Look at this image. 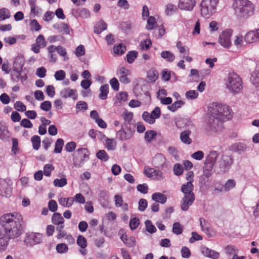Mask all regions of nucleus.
I'll list each match as a JSON object with an SVG mask.
<instances>
[{
	"label": "nucleus",
	"mask_w": 259,
	"mask_h": 259,
	"mask_svg": "<svg viewBox=\"0 0 259 259\" xmlns=\"http://www.w3.org/2000/svg\"><path fill=\"white\" fill-rule=\"evenodd\" d=\"M218 2L219 0H202L200 4L201 16L208 18L215 12Z\"/></svg>",
	"instance_id": "nucleus-7"
},
{
	"label": "nucleus",
	"mask_w": 259,
	"mask_h": 259,
	"mask_svg": "<svg viewBox=\"0 0 259 259\" xmlns=\"http://www.w3.org/2000/svg\"><path fill=\"white\" fill-rule=\"evenodd\" d=\"M23 218L18 213H6L0 218V223L4 232L10 239L19 237L22 233Z\"/></svg>",
	"instance_id": "nucleus-2"
},
{
	"label": "nucleus",
	"mask_w": 259,
	"mask_h": 259,
	"mask_svg": "<svg viewBox=\"0 0 259 259\" xmlns=\"http://www.w3.org/2000/svg\"><path fill=\"white\" fill-rule=\"evenodd\" d=\"M96 156L103 161H107L109 158L107 152L104 150L99 151L96 153Z\"/></svg>",
	"instance_id": "nucleus-41"
},
{
	"label": "nucleus",
	"mask_w": 259,
	"mask_h": 259,
	"mask_svg": "<svg viewBox=\"0 0 259 259\" xmlns=\"http://www.w3.org/2000/svg\"><path fill=\"white\" fill-rule=\"evenodd\" d=\"M196 3V0H179L178 6L181 10L192 11Z\"/></svg>",
	"instance_id": "nucleus-11"
},
{
	"label": "nucleus",
	"mask_w": 259,
	"mask_h": 259,
	"mask_svg": "<svg viewBox=\"0 0 259 259\" xmlns=\"http://www.w3.org/2000/svg\"><path fill=\"white\" fill-rule=\"evenodd\" d=\"M161 57L169 62H173L175 59V55L168 51H162L161 53Z\"/></svg>",
	"instance_id": "nucleus-28"
},
{
	"label": "nucleus",
	"mask_w": 259,
	"mask_h": 259,
	"mask_svg": "<svg viewBox=\"0 0 259 259\" xmlns=\"http://www.w3.org/2000/svg\"><path fill=\"white\" fill-rule=\"evenodd\" d=\"M77 244L80 248H85L87 246V240L84 237L79 235L77 239Z\"/></svg>",
	"instance_id": "nucleus-45"
},
{
	"label": "nucleus",
	"mask_w": 259,
	"mask_h": 259,
	"mask_svg": "<svg viewBox=\"0 0 259 259\" xmlns=\"http://www.w3.org/2000/svg\"><path fill=\"white\" fill-rule=\"evenodd\" d=\"M20 69L14 67L11 73V80L14 82H17L19 80L20 75Z\"/></svg>",
	"instance_id": "nucleus-33"
},
{
	"label": "nucleus",
	"mask_w": 259,
	"mask_h": 259,
	"mask_svg": "<svg viewBox=\"0 0 259 259\" xmlns=\"http://www.w3.org/2000/svg\"><path fill=\"white\" fill-rule=\"evenodd\" d=\"M56 250L59 253H65L68 251V248L65 243H59L56 246Z\"/></svg>",
	"instance_id": "nucleus-50"
},
{
	"label": "nucleus",
	"mask_w": 259,
	"mask_h": 259,
	"mask_svg": "<svg viewBox=\"0 0 259 259\" xmlns=\"http://www.w3.org/2000/svg\"><path fill=\"white\" fill-rule=\"evenodd\" d=\"M14 108L18 111L23 112L26 110L25 105L21 101H17L14 104Z\"/></svg>",
	"instance_id": "nucleus-61"
},
{
	"label": "nucleus",
	"mask_w": 259,
	"mask_h": 259,
	"mask_svg": "<svg viewBox=\"0 0 259 259\" xmlns=\"http://www.w3.org/2000/svg\"><path fill=\"white\" fill-rule=\"evenodd\" d=\"M76 92V91L75 90L65 88L60 92V96L65 99L70 97L75 100L77 98V95Z\"/></svg>",
	"instance_id": "nucleus-17"
},
{
	"label": "nucleus",
	"mask_w": 259,
	"mask_h": 259,
	"mask_svg": "<svg viewBox=\"0 0 259 259\" xmlns=\"http://www.w3.org/2000/svg\"><path fill=\"white\" fill-rule=\"evenodd\" d=\"M201 251L204 256L212 259H218L220 256V253L218 252L210 249L205 246L201 247Z\"/></svg>",
	"instance_id": "nucleus-16"
},
{
	"label": "nucleus",
	"mask_w": 259,
	"mask_h": 259,
	"mask_svg": "<svg viewBox=\"0 0 259 259\" xmlns=\"http://www.w3.org/2000/svg\"><path fill=\"white\" fill-rule=\"evenodd\" d=\"M42 237V234L32 232L26 234L24 242L27 246H32L41 243Z\"/></svg>",
	"instance_id": "nucleus-9"
},
{
	"label": "nucleus",
	"mask_w": 259,
	"mask_h": 259,
	"mask_svg": "<svg viewBox=\"0 0 259 259\" xmlns=\"http://www.w3.org/2000/svg\"><path fill=\"white\" fill-rule=\"evenodd\" d=\"M137 190L142 194H147L148 193V185L144 183L143 184H139L137 186Z\"/></svg>",
	"instance_id": "nucleus-63"
},
{
	"label": "nucleus",
	"mask_w": 259,
	"mask_h": 259,
	"mask_svg": "<svg viewBox=\"0 0 259 259\" xmlns=\"http://www.w3.org/2000/svg\"><path fill=\"white\" fill-rule=\"evenodd\" d=\"M175 123L178 128L190 129L192 127V121L186 118H177Z\"/></svg>",
	"instance_id": "nucleus-15"
},
{
	"label": "nucleus",
	"mask_w": 259,
	"mask_h": 259,
	"mask_svg": "<svg viewBox=\"0 0 259 259\" xmlns=\"http://www.w3.org/2000/svg\"><path fill=\"white\" fill-rule=\"evenodd\" d=\"M135 131H117L116 137L121 140H126L130 139Z\"/></svg>",
	"instance_id": "nucleus-18"
},
{
	"label": "nucleus",
	"mask_w": 259,
	"mask_h": 259,
	"mask_svg": "<svg viewBox=\"0 0 259 259\" xmlns=\"http://www.w3.org/2000/svg\"><path fill=\"white\" fill-rule=\"evenodd\" d=\"M107 25L106 22L101 20L97 22L94 26V32L96 34H100L107 29Z\"/></svg>",
	"instance_id": "nucleus-19"
},
{
	"label": "nucleus",
	"mask_w": 259,
	"mask_h": 259,
	"mask_svg": "<svg viewBox=\"0 0 259 259\" xmlns=\"http://www.w3.org/2000/svg\"><path fill=\"white\" fill-rule=\"evenodd\" d=\"M246 149V146L244 144L238 143L233 144L231 146V150L234 152L241 153L244 152Z\"/></svg>",
	"instance_id": "nucleus-27"
},
{
	"label": "nucleus",
	"mask_w": 259,
	"mask_h": 259,
	"mask_svg": "<svg viewBox=\"0 0 259 259\" xmlns=\"http://www.w3.org/2000/svg\"><path fill=\"white\" fill-rule=\"evenodd\" d=\"M155 23V18L153 16L149 17L147 20V25L146 26V29L147 30L153 29Z\"/></svg>",
	"instance_id": "nucleus-54"
},
{
	"label": "nucleus",
	"mask_w": 259,
	"mask_h": 259,
	"mask_svg": "<svg viewBox=\"0 0 259 259\" xmlns=\"http://www.w3.org/2000/svg\"><path fill=\"white\" fill-rule=\"evenodd\" d=\"M12 140L13 145L12 147V152L14 155H16L19 150L18 147V141L16 138H13Z\"/></svg>",
	"instance_id": "nucleus-60"
},
{
	"label": "nucleus",
	"mask_w": 259,
	"mask_h": 259,
	"mask_svg": "<svg viewBox=\"0 0 259 259\" xmlns=\"http://www.w3.org/2000/svg\"><path fill=\"white\" fill-rule=\"evenodd\" d=\"M244 40V39L242 35L238 34L235 36L234 44L237 48H240L243 46Z\"/></svg>",
	"instance_id": "nucleus-46"
},
{
	"label": "nucleus",
	"mask_w": 259,
	"mask_h": 259,
	"mask_svg": "<svg viewBox=\"0 0 259 259\" xmlns=\"http://www.w3.org/2000/svg\"><path fill=\"white\" fill-rule=\"evenodd\" d=\"M90 151L87 149L81 148L77 149L73 154V163L75 167H82L90 158Z\"/></svg>",
	"instance_id": "nucleus-6"
},
{
	"label": "nucleus",
	"mask_w": 259,
	"mask_h": 259,
	"mask_svg": "<svg viewBox=\"0 0 259 259\" xmlns=\"http://www.w3.org/2000/svg\"><path fill=\"white\" fill-rule=\"evenodd\" d=\"M142 118L146 122L150 124H153L155 121V118L152 116V115L147 111H144L143 112Z\"/></svg>",
	"instance_id": "nucleus-37"
},
{
	"label": "nucleus",
	"mask_w": 259,
	"mask_h": 259,
	"mask_svg": "<svg viewBox=\"0 0 259 259\" xmlns=\"http://www.w3.org/2000/svg\"><path fill=\"white\" fill-rule=\"evenodd\" d=\"M121 239L124 243V244L128 247H133L136 245V241L133 237H130V241L128 242V238L126 235H123L121 237Z\"/></svg>",
	"instance_id": "nucleus-34"
},
{
	"label": "nucleus",
	"mask_w": 259,
	"mask_h": 259,
	"mask_svg": "<svg viewBox=\"0 0 259 259\" xmlns=\"http://www.w3.org/2000/svg\"><path fill=\"white\" fill-rule=\"evenodd\" d=\"M30 26V29L32 31L34 30L38 31L41 28V26L35 19H33L31 21Z\"/></svg>",
	"instance_id": "nucleus-51"
},
{
	"label": "nucleus",
	"mask_w": 259,
	"mask_h": 259,
	"mask_svg": "<svg viewBox=\"0 0 259 259\" xmlns=\"http://www.w3.org/2000/svg\"><path fill=\"white\" fill-rule=\"evenodd\" d=\"M10 239H11L4 231L0 229V251H4L7 249Z\"/></svg>",
	"instance_id": "nucleus-13"
},
{
	"label": "nucleus",
	"mask_w": 259,
	"mask_h": 259,
	"mask_svg": "<svg viewBox=\"0 0 259 259\" xmlns=\"http://www.w3.org/2000/svg\"><path fill=\"white\" fill-rule=\"evenodd\" d=\"M138 57V52L136 51H131L128 52L126 55L127 61L128 63H132L135 59Z\"/></svg>",
	"instance_id": "nucleus-38"
},
{
	"label": "nucleus",
	"mask_w": 259,
	"mask_h": 259,
	"mask_svg": "<svg viewBox=\"0 0 259 259\" xmlns=\"http://www.w3.org/2000/svg\"><path fill=\"white\" fill-rule=\"evenodd\" d=\"M40 108L45 111H49L52 108V103L49 101H44L40 104Z\"/></svg>",
	"instance_id": "nucleus-52"
},
{
	"label": "nucleus",
	"mask_w": 259,
	"mask_h": 259,
	"mask_svg": "<svg viewBox=\"0 0 259 259\" xmlns=\"http://www.w3.org/2000/svg\"><path fill=\"white\" fill-rule=\"evenodd\" d=\"M209 123L213 128H219L224 122L232 117V112L229 106L221 103L213 102L208 107Z\"/></svg>",
	"instance_id": "nucleus-1"
},
{
	"label": "nucleus",
	"mask_w": 259,
	"mask_h": 259,
	"mask_svg": "<svg viewBox=\"0 0 259 259\" xmlns=\"http://www.w3.org/2000/svg\"><path fill=\"white\" fill-rule=\"evenodd\" d=\"M100 93L99 98L103 100H106L109 93V85L107 84H103L100 88Z\"/></svg>",
	"instance_id": "nucleus-23"
},
{
	"label": "nucleus",
	"mask_w": 259,
	"mask_h": 259,
	"mask_svg": "<svg viewBox=\"0 0 259 259\" xmlns=\"http://www.w3.org/2000/svg\"><path fill=\"white\" fill-rule=\"evenodd\" d=\"M174 174L177 176H180L183 172V167L180 163H176L174 166Z\"/></svg>",
	"instance_id": "nucleus-59"
},
{
	"label": "nucleus",
	"mask_w": 259,
	"mask_h": 259,
	"mask_svg": "<svg viewBox=\"0 0 259 259\" xmlns=\"http://www.w3.org/2000/svg\"><path fill=\"white\" fill-rule=\"evenodd\" d=\"M191 131H184L180 134L181 141L186 144L189 145L192 143V140L189 137Z\"/></svg>",
	"instance_id": "nucleus-22"
},
{
	"label": "nucleus",
	"mask_w": 259,
	"mask_h": 259,
	"mask_svg": "<svg viewBox=\"0 0 259 259\" xmlns=\"http://www.w3.org/2000/svg\"><path fill=\"white\" fill-rule=\"evenodd\" d=\"M155 131H146L145 133V139L148 142H150L156 136Z\"/></svg>",
	"instance_id": "nucleus-44"
},
{
	"label": "nucleus",
	"mask_w": 259,
	"mask_h": 259,
	"mask_svg": "<svg viewBox=\"0 0 259 259\" xmlns=\"http://www.w3.org/2000/svg\"><path fill=\"white\" fill-rule=\"evenodd\" d=\"M226 86L231 93L238 94L243 88L242 79L236 73H230L228 75Z\"/></svg>",
	"instance_id": "nucleus-5"
},
{
	"label": "nucleus",
	"mask_w": 259,
	"mask_h": 259,
	"mask_svg": "<svg viewBox=\"0 0 259 259\" xmlns=\"http://www.w3.org/2000/svg\"><path fill=\"white\" fill-rule=\"evenodd\" d=\"M67 179L65 178H62L60 179H56L54 181V185L56 187H62L67 184Z\"/></svg>",
	"instance_id": "nucleus-48"
},
{
	"label": "nucleus",
	"mask_w": 259,
	"mask_h": 259,
	"mask_svg": "<svg viewBox=\"0 0 259 259\" xmlns=\"http://www.w3.org/2000/svg\"><path fill=\"white\" fill-rule=\"evenodd\" d=\"M76 144L74 142H70L66 144L65 147V150L69 152H73L76 148Z\"/></svg>",
	"instance_id": "nucleus-62"
},
{
	"label": "nucleus",
	"mask_w": 259,
	"mask_h": 259,
	"mask_svg": "<svg viewBox=\"0 0 259 259\" xmlns=\"http://www.w3.org/2000/svg\"><path fill=\"white\" fill-rule=\"evenodd\" d=\"M233 163V159L230 156L223 155L219 161V172L224 174L227 172Z\"/></svg>",
	"instance_id": "nucleus-8"
},
{
	"label": "nucleus",
	"mask_w": 259,
	"mask_h": 259,
	"mask_svg": "<svg viewBox=\"0 0 259 259\" xmlns=\"http://www.w3.org/2000/svg\"><path fill=\"white\" fill-rule=\"evenodd\" d=\"M11 17L10 11L5 8L0 9V21H4Z\"/></svg>",
	"instance_id": "nucleus-31"
},
{
	"label": "nucleus",
	"mask_w": 259,
	"mask_h": 259,
	"mask_svg": "<svg viewBox=\"0 0 259 259\" xmlns=\"http://www.w3.org/2000/svg\"><path fill=\"white\" fill-rule=\"evenodd\" d=\"M47 50L50 57V61L55 63L57 61L56 55L55 53L57 51L56 46L54 45L49 46L47 48Z\"/></svg>",
	"instance_id": "nucleus-24"
},
{
	"label": "nucleus",
	"mask_w": 259,
	"mask_h": 259,
	"mask_svg": "<svg viewBox=\"0 0 259 259\" xmlns=\"http://www.w3.org/2000/svg\"><path fill=\"white\" fill-rule=\"evenodd\" d=\"M193 177V172L192 171H188L186 176V179L188 182L181 187V190L184 194V197L181 201V207L183 211H187L192 205L195 200V195L193 192L194 189V186L192 184Z\"/></svg>",
	"instance_id": "nucleus-3"
},
{
	"label": "nucleus",
	"mask_w": 259,
	"mask_h": 259,
	"mask_svg": "<svg viewBox=\"0 0 259 259\" xmlns=\"http://www.w3.org/2000/svg\"><path fill=\"white\" fill-rule=\"evenodd\" d=\"M214 165L207 162L204 163L203 167V174L206 177H209L211 174V171Z\"/></svg>",
	"instance_id": "nucleus-36"
},
{
	"label": "nucleus",
	"mask_w": 259,
	"mask_h": 259,
	"mask_svg": "<svg viewBox=\"0 0 259 259\" xmlns=\"http://www.w3.org/2000/svg\"><path fill=\"white\" fill-rule=\"evenodd\" d=\"M152 199L156 202L164 204L166 202L167 198L164 194L161 193L156 192L152 194Z\"/></svg>",
	"instance_id": "nucleus-21"
},
{
	"label": "nucleus",
	"mask_w": 259,
	"mask_h": 259,
	"mask_svg": "<svg viewBox=\"0 0 259 259\" xmlns=\"http://www.w3.org/2000/svg\"><path fill=\"white\" fill-rule=\"evenodd\" d=\"M0 194L5 197H9L12 195V188L4 180L0 181Z\"/></svg>",
	"instance_id": "nucleus-12"
},
{
	"label": "nucleus",
	"mask_w": 259,
	"mask_h": 259,
	"mask_svg": "<svg viewBox=\"0 0 259 259\" xmlns=\"http://www.w3.org/2000/svg\"><path fill=\"white\" fill-rule=\"evenodd\" d=\"M48 208L51 211L56 212L58 209V204L56 201L54 200H50L48 203Z\"/></svg>",
	"instance_id": "nucleus-58"
},
{
	"label": "nucleus",
	"mask_w": 259,
	"mask_h": 259,
	"mask_svg": "<svg viewBox=\"0 0 259 259\" xmlns=\"http://www.w3.org/2000/svg\"><path fill=\"white\" fill-rule=\"evenodd\" d=\"M140 224V220L137 218L132 219L130 222V227L132 230H135Z\"/></svg>",
	"instance_id": "nucleus-53"
},
{
	"label": "nucleus",
	"mask_w": 259,
	"mask_h": 259,
	"mask_svg": "<svg viewBox=\"0 0 259 259\" xmlns=\"http://www.w3.org/2000/svg\"><path fill=\"white\" fill-rule=\"evenodd\" d=\"M31 142L33 144V147L35 150H38L40 147V140L38 136H34L31 138Z\"/></svg>",
	"instance_id": "nucleus-49"
},
{
	"label": "nucleus",
	"mask_w": 259,
	"mask_h": 259,
	"mask_svg": "<svg viewBox=\"0 0 259 259\" xmlns=\"http://www.w3.org/2000/svg\"><path fill=\"white\" fill-rule=\"evenodd\" d=\"M54 167L52 164H47L44 167V173L46 176H50Z\"/></svg>",
	"instance_id": "nucleus-64"
},
{
	"label": "nucleus",
	"mask_w": 259,
	"mask_h": 259,
	"mask_svg": "<svg viewBox=\"0 0 259 259\" xmlns=\"http://www.w3.org/2000/svg\"><path fill=\"white\" fill-rule=\"evenodd\" d=\"M217 157L218 153L217 152L214 151H211L207 156L205 162L214 165L215 163Z\"/></svg>",
	"instance_id": "nucleus-26"
},
{
	"label": "nucleus",
	"mask_w": 259,
	"mask_h": 259,
	"mask_svg": "<svg viewBox=\"0 0 259 259\" xmlns=\"http://www.w3.org/2000/svg\"><path fill=\"white\" fill-rule=\"evenodd\" d=\"M114 52L118 55H122L126 51V47L122 44H120L113 48Z\"/></svg>",
	"instance_id": "nucleus-42"
},
{
	"label": "nucleus",
	"mask_w": 259,
	"mask_h": 259,
	"mask_svg": "<svg viewBox=\"0 0 259 259\" xmlns=\"http://www.w3.org/2000/svg\"><path fill=\"white\" fill-rule=\"evenodd\" d=\"M185 103L182 100H179L175 102L171 105L167 106V109L172 112H175L177 109L181 108Z\"/></svg>",
	"instance_id": "nucleus-32"
},
{
	"label": "nucleus",
	"mask_w": 259,
	"mask_h": 259,
	"mask_svg": "<svg viewBox=\"0 0 259 259\" xmlns=\"http://www.w3.org/2000/svg\"><path fill=\"white\" fill-rule=\"evenodd\" d=\"M245 42L248 44L253 43L257 41L255 31L254 30L248 32L244 37Z\"/></svg>",
	"instance_id": "nucleus-20"
},
{
	"label": "nucleus",
	"mask_w": 259,
	"mask_h": 259,
	"mask_svg": "<svg viewBox=\"0 0 259 259\" xmlns=\"http://www.w3.org/2000/svg\"><path fill=\"white\" fill-rule=\"evenodd\" d=\"M76 112H78L81 110H87L88 109V105L84 101H78L76 104Z\"/></svg>",
	"instance_id": "nucleus-47"
},
{
	"label": "nucleus",
	"mask_w": 259,
	"mask_h": 259,
	"mask_svg": "<svg viewBox=\"0 0 259 259\" xmlns=\"http://www.w3.org/2000/svg\"><path fill=\"white\" fill-rule=\"evenodd\" d=\"M52 222L54 225H60L64 224V220L60 213L55 212L52 217Z\"/></svg>",
	"instance_id": "nucleus-25"
},
{
	"label": "nucleus",
	"mask_w": 259,
	"mask_h": 259,
	"mask_svg": "<svg viewBox=\"0 0 259 259\" xmlns=\"http://www.w3.org/2000/svg\"><path fill=\"white\" fill-rule=\"evenodd\" d=\"M233 31L232 29H226L220 35L219 42L223 47L228 49L232 45L231 37Z\"/></svg>",
	"instance_id": "nucleus-10"
},
{
	"label": "nucleus",
	"mask_w": 259,
	"mask_h": 259,
	"mask_svg": "<svg viewBox=\"0 0 259 259\" xmlns=\"http://www.w3.org/2000/svg\"><path fill=\"white\" fill-rule=\"evenodd\" d=\"M36 44L39 46H42V47L44 48L47 46V42L45 40V38L43 35L39 34L36 38Z\"/></svg>",
	"instance_id": "nucleus-57"
},
{
	"label": "nucleus",
	"mask_w": 259,
	"mask_h": 259,
	"mask_svg": "<svg viewBox=\"0 0 259 259\" xmlns=\"http://www.w3.org/2000/svg\"><path fill=\"white\" fill-rule=\"evenodd\" d=\"M64 141L62 139H58L55 143V147L54 150V153H60L62 151Z\"/></svg>",
	"instance_id": "nucleus-39"
},
{
	"label": "nucleus",
	"mask_w": 259,
	"mask_h": 259,
	"mask_svg": "<svg viewBox=\"0 0 259 259\" xmlns=\"http://www.w3.org/2000/svg\"><path fill=\"white\" fill-rule=\"evenodd\" d=\"M121 239L124 243V244L128 247H133L136 245V241L133 237H130V241L128 242V238L126 235H123L121 237Z\"/></svg>",
	"instance_id": "nucleus-35"
},
{
	"label": "nucleus",
	"mask_w": 259,
	"mask_h": 259,
	"mask_svg": "<svg viewBox=\"0 0 259 259\" xmlns=\"http://www.w3.org/2000/svg\"><path fill=\"white\" fill-rule=\"evenodd\" d=\"M250 80L254 86L259 87V70H255L253 71L250 77Z\"/></svg>",
	"instance_id": "nucleus-29"
},
{
	"label": "nucleus",
	"mask_w": 259,
	"mask_h": 259,
	"mask_svg": "<svg viewBox=\"0 0 259 259\" xmlns=\"http://www.w3.org/2000/svg\"><path fill=\"white\" fill-rule=\"evenodd\" d=\"M79 15L83 18H89L90 16V11L85 8H81L77 10Z\"/></svg>",
	"instance_id": "nucleus-55"
},
{
	"label": "nucleus",
	"mask_w": 259,
	"mask_h": 259,
	"mask_svg": "<svg viewBox=\"0 0 259 259\" xmlns=\"http://www.w3.org/2000/svg\"><path fill=\"white\" fill-rule=\"evenodd\" d=\"M145 224L146 226V231L147 232H148L149 233L152 234V233H155L156 231V228L152 224L151 221L146 220L145 222Z\"/></svg>",
	"instance_id": "nucleus-43"
},
{
	"label": "nucleus",
	"mask_w": 259,
	"mask_h": 259,
	"mask_svg": "<svg viewBox=\"0 0 259 259\" xmlns=\"http://www.w3.org/2000/svg\"><path fill=\"white\" fill-rule=\"evenodd\" d=\"M24 65V59L23 57L17 56L15 58L14 62L13 68L16 67L18 69L22 70Z\"/></svg>",
	"instance_id": "nucleus-30"
},
{
	"label": "nucleus",
	"mask_w": 259,
	"mask_h": 259,
	"mask_svg": "<svg viewBox=\"0 0 259 259\" xmlns=\"http://www.w3.org/2000/svg\"><path fill=\"white\" fill-rule=\"evenodd\" d=\"M165 161V158L161 154H156L152 160L153 165L157 168L163 167Z\"/></svg>",
	"instance_id": "nucleus-14"
},
{
	"label": "nucleus",
	"mask_w": 259,
	"mask_h": 259,
	"mask_svg": "<svg viewBox=\"0 0 259 259\" xmlns=\"http://www.w3.org/2000/svg\"><path fill=\"white\" fill-rule=\"evenodd\" d=\"M183 227L179 222L174 223L172 226V232L176 235H180L183 232Z\"/></svg>",
	"instance_id": "nucleus-40"
},
{
	"label": "nucleus",
	"mask_w": 259,
	"mask_h": 259,
	"mask_svg": "<svg viewBox=\"0 0 259 259\" xmlns=\"http://www.w3.org/2000/svg\"><path fill=\"white\" fill-rule=\"evenodd\" d=\"M198 96V93L194 90H190L186 93V97L188 99H195Z\"/></svg>",
	"instance_id": "nucleus-56"
},
{
	"label": "nucleus",
	"mask_w": 259,
	"mask_h": 259,
	"mask_svg": "<svg viewBox=\"0 0 259 259\" xmlns=\"http://www.w3.org/2000/svg\"><path fill=\"white\" fill-rule=\"evenodd\" d=\"M233 6L235 15L241 18L252 16L255 10L254 5L248 0H234Z\"/></svg>",
	"instance_id": "nucleus-4"
}]
</instances>
